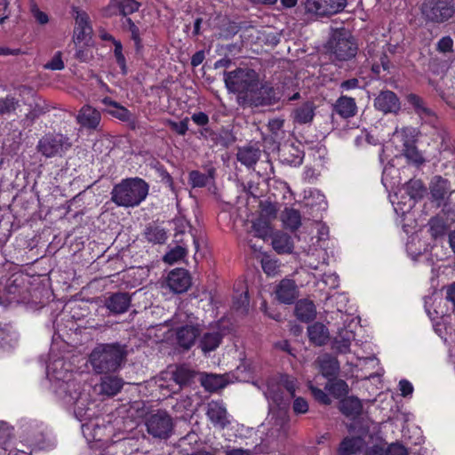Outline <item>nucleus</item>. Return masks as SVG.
Here are the masks:
<instances>
[{
    "instance_id": "obj_1",
    "label": "nucleus",
    "mask_w": 455,
    "mask_h": 455,
    "mask_svg": "<svg viewBox=\"0 0 455 455\" xmlns=\"http://www.w3.org/2000/svg\"><path fill=\"white\" fill-rule=\"evenodd\" d=\"M126 356L125 347L119 343L100 344L90 355V363L98 374L116 371Z\"/></svg>"
},
{
    "instance_id": "obj_2",
    "label": "nucleus",
    "mask_w": 455,
    "mask_h": 455,
    "mask_svg": "<svg viewBox=\"0 0 455 455\" xmlns=\"http://www.w3.org/2000/svg\"><path fill=\"white\" fill-rule=\"evenodd\" d=\"M149 190L148 184L140 178H130L114 186L111 200L118 206L135 207L143 202Z\"/></svg>"
},
{
    "instance_id": "obj_3",
    "label": "nucleus",
    "mask_w": 455,
    "mask_h": 455,
    "mask_svg": "<svg viewBox=\"0 0 455 455\" xmlns=\"http://www.w3.org/2000/svg\"><path fill=\"white\" fill-rule=\"evenodd\" d=\"M299 383L296 378L283 374L277 380L271 379L267 382L265 396L269 403L280 410L289 407L291 400L295 398Z\"/></svg>"
},
{
    "instance_id": "obj_4",
    "label": "nucleus",
    "mask_w": 455,
    "mask_h": 455,
    "mask_svg": "<svg viewBox=\"0 0 455 455\" xmlns=\"http://www.w3.org/2000/svg\"><path fill=\"white\" fill-rule=\"evenodd\" d=\"M259 80V74L251 68H237L224 74V81L228 90L232 92L243 94L245 100H247L251 92L256 90Z\"/></svg>"
},
{
    "instance_id": "obj_5",
    "label": "nucleus",
    "mask_w": 455,
    "mask_h": 455,
    "mask_svg": "<svg viewBox=\"0 0 455 455\" xmlns=\"http://www.w3.org/2000/svg\"><path fill=\"white\" fill-rule=\"evenodd\" d=\"M195 316L182 309H179L171 319L172 325L183 324L177 328L176 339L180 347L189 349L199 335L198 324L195 323Z\"/></svg>"
},
{
    "instance_id": "obj_6",
    "label": "nucleus",
    "mask_w": 455,
    "mask_h": 455,
    "mask_svg": "<svg viewBox=\"0 0 455 455\" xmlns=\"http://www.w3.org/2000/svg\"><path fill=\"white\" fill-rule=\"evenodd\" d=\"M195 377V371L186 365H179L162 372L157 379V384L159 388L166 389L170 394H173L190 385Z\"/></svg>"
},
{
    "instance_id": "obj_7",
    "label": "nucleus",
    "mask_w": 455,
    "mask_h": 455,
    "mask_svg": "<svg viewBox=\"0 0 455 455\" xmlns=\"http://www.w3.org/2000/svg\"><path fill=\"white\" fill-rule=\"evenodd\" d=\"M420 12L427 22L443 23L455 15L451 0H424Z\"/></svg>"
},
{
    "instance_id": "obj_8",
    "label": "nucleus",
    "mask_w": 455,
    "mask_h": 455,
    "mask_svg": "<svg viewBox=\"0 0 455 455\" xmlns=\"http://www.w3.org/2000/svg\"><path fill=\"white\" fill-rule=\"evenodd\" d=\"M330 44L331 52L338 61L353 59L358 50L355 38L345 29L335 32Z\"/></svg>"
},
{
    "instance_id": "obj_9",
    "label": "nucleus",
    "mask_w": 455,
    "mask_h": 455,
    "mask_svg": "<svg viewBox=\"0 0 455 455\" xmlns=\"http://www.w3.org/2000/svg\"><path fill=\"white\" fill-rule=\"evenodd\" d=\"M290 418L284 412L271 415L266 424L265 440L268 443H283L291 435Z\"/></svg>"
},
{
    "instance_id": "obj_10",
    "label": "nucleus",
    "mask_w": 455,
    "mask_h": 455,
    "mask_svg": "<svg viewBox=\"0 0 455 455\" xmlns=\"http://www.w3.org/2000/svg\"><path fill=\"white\" fill-rule=\"evenodd\" d=\"M148 433L154 438L168 439L173 431L174 422L165 411H157L149 414L145 421Z\"/></svg>"
},
{
    "instance_id": "obj_11",
    "label": "nucleus",
    "mask_w": 455,
    "mask_h": 455,
    "mask_svg": "<svg viewBox=\"0 0 455 455\" xmlns=\"http://www.w3.org/2000/svg\"><path fill=\"white\" fill-rule=\"evenodd\" d=\"M62 389L68 393V396L69 398L67 403L74 404L76 418L80 421L91 419L94 412L90 407L88 395L79 391V385L75 382H67Z\"/></svg>"
},
{
    "instance_id": "obj_12",
    "label": "nucleus",
    "mask_w": 455,
    "mask_h": 455,
    "mask_svg": "<svg viewBox=\"0 0 455 455\" xmlns=\"http://www.w3.org/2000/svg\"><path fill=\"white\" fill-rule=\"evenodd\" d=\"M71 147L68 138L62 134H46L39 140L36 149L47 158L61 156Z\"/></svg>"
},
{
    "instance_id": "obj_13",
    "label": "nucleus",
    "mask_w": 455,
    "mask_h": 455,
    "mask_svg": "<svg viewBox=\"0 0 455 455\" xmlns=\"http://www.w3.org/2000/svg\"><path fill=\"white\" fill-rule=\"evenodd\" d=\"M28 283V277L24 274L15 272L4 283L1 280L0 285H4L3 291L10 296V300L20 302L27 299Z\"/></svg>"
},
{
    "instance_id": "obj_14",
    "label": "nucleus",
    "mask_w": 455,
    "mask_h": 455,
    "mask_svg": "<svg viewBox=\"0 0 455 455\" xmlns=\"http://www.w3.org/2000/svg\"><path fill=\"white\" fill-rule=\"evenodd\" d=\"M347 5V0H307V12L319 16L331 15L341 12Z\"/></svg>"
},
{
    "instance_id": "obj_15",
    "label": "nucleus",
    "mask_w": 455,
    "mask_h": 455,
    "mask_svg": "<svg viewBox=\"0 0 455 455\" xmlns=\"http://www.w3.org/2000/svg\"><path fill=\"white\" fill-rule=\"evenodd\" d=\"M205 415L214 427L226 428L230 424V416L221 401H211L206 405Z\"/></svg>"
},
{
    "instance_id": "obj_16",
    "label": "nucleus",
    "mask_w": 455,
    "mask_h": 455,
    "mask_svg": "<svg viewBox=\"0 0 455 455\" xmlns=\"http://www.w3.org/2000/svg\"><path fill=\"white\" fill-rule=\"evenodd\" d=\"M277 100L278 96L275 89L267 83H260L259 80L258 87L251 92L246 100L249 101L251 105L259 107L272 105Z\"/></svg>"
},
{
    "instance_id": "obj_17",
    "label": "nucleus",
    "mask_w": 455,
    "mask_h": 455,
    "mask_svg": "<svg viewBox=\"0 0 455 455\" xmlns=\"http://www.w3.org/2000/svg\"><path fill=\"white\" fill-rule=\"evenodd\" d=\"M374 107L384 114H396L401 108V104L396 94L392 91H382L374 100Z\"/></svg>"
},
{
    "instance_id": "obj_18",
    "label": "nucleus",
    "mask_w": 455,
    "mask_h": 455,
    "mask_svg": "<svg viewBox=\"0 0 455 455\" xmlns=\"http://www.w3.org/2000/svg\"><path fill=\"white\" fill-rule=\"evenodd\" d=\"M168 287L175 293H182L191 286L189 273L183 268L172 270L167 277Z\"/></svg>"
},
{
    "instance_id": "obj_19",
    "label": "nucleus",
    "mask_w": 455,
    "mask_h": 455,
    "mask_svg": "<svg viewBox=\"0 0 455 455\" xmlns=\"http://www.w3.org/2000/svg\"><path fill=\"white\" fill-rule=\"evenodd\" d=\"M140 6V4L135 0H110L103 12L107 17L117 14L127 16L137 12Z\"/></svg>"
},
{
    "instance_id": "obj_20",
    "label": "nucleus",
    "mask_w": 455,
    "mask_h": 455,
    "mask_svg": "<svg viewBox=\"0 0 455 455\" xmlns=\"http://www.w3.org/2000/svg\"><path fill=\"white\" fill-rule=\"evenodd\" d=\"M132 297L127 292H114L105 299V307L114 315H121L128 311Z\"/></svg>"
},
{
    "instance_id": "obj_21",
    "label": "nucleus",
    "mask_w": 455,
    "mask_h": 455,
    "mask_svg": "<svg viewBox=\"0 0 455 455\" xmlns=\"http://www.w3.org/2000/svg\"><path fill=\"white\" fill-rule=\"evenodd\" d=\"M100 119V113L90 105H84L76 116L77 123L87 129H97Z\"/></svg>"
},
{
    "instance_id": "obj_22",
    "label": "nucleus",
    "mask_w": 455,
    "mask_h": 455,
    "mask_svg": "<svg viewBox=\"0 0 455 455\" xmlns=\"http://www.w3.org/2000/svg\"><path fill=\"white\" fill-rule=\"evenodd\" d=\"M275 294L282 303L291 304L299 296V291L293 280L283 279L276 287Z\"/></svg>"
},
{
    "instance_id": "obj_23",
    "label": "nucleus",
    "mask_w": 455,
    "mask_h": 455,
    "mask_svg": "<svg viewBox=\"0 0 455 455\" xmlns=\"http://www.w3.org/2000/svg\"><path fill=\"white\" fill-rule=\"evenodd\" d=\"M315 105L311 101H307L298 106L291 114L293 123L298 124H310L315 116Z\"/></svg>"
},
{
    "instance_id": "obj_24",
    "label": "nucleus",
    "mask_w": 455,
    "mask_h": 455,
    "mask_svg": "<svg viewBox=\"0 0 455 455\" xmlns=\"http://www.w3.org/2000/svg\"><path fill=\"white\" fill-rule=\"evenodd\" d=\"M354 331L348 329H341L333 338L331 348L339 354H347L350 352L351 342L355 339Z\"/></svg>"
},
{
    "instance_id": "obj_25",
    "label": "nucleus",
    "mask_w": 455,
    "mask_h": 455,
    "mask_svg": "<svg viewBox=\"0 0 455 455\" xmlns=\"http://www.w3.org/2000/svg\"><path fill=\"white\" fill-rule=\"evenodd\" d=\"M222 340V335L218 330L204 332L199 339V347L204 353L214 351L219 347Z\"/></svg>"
},
{
    "instance_id": "obj_26",
    "label": "nucleus",
    "mask_w": 455,
    "mask_h": 455,
    "mask_svg": "<svg viewBox=\"0 0 455 455\" xmlns=\"http://www.w3.org/2000/svg\"><path fill=\"white\" fill-rule=\"evenodd\" d=\"M408 102L413 107L416 113L426 122L433 123L435 120L434 112L426 106L423 100L416 94L407 96Z\"/></svg>"
},
{
    "instance_id": "obj_27",
    "label": "nucleus",
    "mask_w": 455,
    "mask_h": 455,
    "mask_svg": "<svg viewBox=\"0 0 455 455\" xmlns=\"http://www.w3.org/2000/svg\"><path fill=\"white\" fill-rule=\"evenodd\" d=\"M92 32L89 16L86 12H77L76 17L75 39L78 42L85 40Z\"/></svg>"
},
{
    "instance_id": "obj_28",
    "label": "nucleus",
    "mask_w": 455,
    "mask_h": 455,
    "mask_svg": "<svg viewBox=\"0 0 455 455\" xmlns=\"http://www.w3.org/2000/svg\"><path fill=\"white\" fill-rule=\"evenodd\" d=\"M334 109L343 118H349L356 114L357 107L353 98L341 96L334 104Z\"/></svg>"
},
{
    "instance_id": "obj_29",
    "label": "nucleus",
    "mask_w": 455,
    "mask_h": 455,
    "mask_svg": "<svg viewBox=\"0 0 455 455\" xmlns=\"http://www.w3.org/2000/svg\"><path fill=\"white\" fill-rule=\"evenodd\" d=\"M309 340L315 346H323L329 339V331L321 323H315L307 328Z\"/></svg>"
},
{
    "instance_id": "obj_30",
    "label": "nucleus",
    "mask_w": 455,
    "mask_h": 455,
    "mask_svg": "<svg viewBox=\"0 0 455 455\" xmlns=\"http://www.w3.org/2000/svg\"><path fill=\"white\" fill-rule=\"evenodd\" d=\"M124 386L122 379L115 376H107L101 379L100 393L108 396H114L120 392Z\"/></svg>"
},
{
    "instance_id": "obj_31",
    "label": "nucleus",
    "mask_w": 455,
    "mask_h": 455,
    "mask_svg": "<svg viewBox=\"0 0 455 455\" xmlns=\"http://www.w3.org/2000/svg\"><path fill=\"white\" fill-rule=\"evenodd\" d=\"M316 310L314 303L308 299H300L295 306V315L302 322H309L315 317Z\"/></svg>"
},
{
    "instance_id": "obj_32",
    "label": "nucleus",
    "mask_w": 455,
    "mask_h": 455,
    "mask_svg": "<svg viewBox=\"0 0 455 455\" xmlns=\"http://www.w3.org/2000/svg\"><path fill=\"white\" fill-rule=\"evenodd\" d=\"M416 130L412 127L395 128L392 134V141L395 143L399 141L403 145V148L415 143Z\"/></svg>"
},
{
    "instance_id": "obj_33",
    "label": "nucleus",
    "mask_w": 455,
    "mask_h": 455,
    "mask_svg": "<svg viewBox=\"0 0 455 455\" xmlns=\"http://www.w3.org/2000/svg\"><path fill=\"white\" fill-rule=\"evenodd\" d=\"M339 410L347 417L355 418L361 414L363 406L358 398L349 396L340 401Z\"/></svg>"
},
{
    "instance_id": "obj_34",
    "label": "nucleus",
    "mask_w": 455,
    "mask_h": 455,
    "mask_svg": "<svg viewBox=\"0 0 455 455\" xmlns=\"http://www.w3.org/2000/svg\"><path fill=\"white\" fill-rule=\"evenodd\" d=\"M273 249L279 254L291 253L293 249L291 237L284 233H276L272 238Z\"/></svg>"
},
{
    "instance_id": "obj_35",
    "label": "nucleus",
    "mask_w": 455,
    "mask_h": 455,
    "mask_svg": "<svg viewBox=\"0 0 455 455\" xmlns=\"http://www.w3.org/2000/svg\"><path fill=\"white\" fill-rule=\"evenodd\" d=\"M317 363L324 377L334 376L339 371V365L338 360L328 354L319 356Z\"/></svg>"
},
{
    "instance_id": "obj_36",
    "label": "nucleus",
    "mask_w": 455,
    "mask_h": 455,
    "mask_svg": "<svg viewBox=\"0 0 455 455\" xmlns=\"http://www.w3.org/2000/svg\"><path fill=\"white\" fill-rule=\"evenodd\" d=\"M364 445L363 438L357 437H346L341 442L339 448V455H352L360 451Z\"/></svg>"
},
{
    "instance_id": "obj_37",
    "label": "nucleus",
    "mask_w": 455,
    "mask_h": 455,
    "mask_svg": "<svg viewBox=\"0 0 455 455\" xmlns=\"http://www.w3.org/2000/svg\"><path fill=\"white\" fill-rule=\"evenodd\" d=\"M451 189L447 180L441 176L433 178L430 184V191L435 200H443Z\"/></svg>"
},
{
    "instance_id": "obj_38",
    "label": "nucleus",
    "mask_w": 455,
    "mask_h": 455,
    "mask_svg": "<svg viewBox=\"0 0 455 455\" xmlns=\"http://www.w3.org/2000/svg\"><path fill=\"white\" fill-rule=\"evenodd\" d=\"M260 156V151L258 148L252 147H244L238 150L237 159L238 161L248 166H253Z\"/></svg>"
},
{
    "instance_id": "obj_39",
    "label": "nucleus",
    "mask_w": 455,
    "mask_h": 455,
    "mask_svg": "<svg viewBox=\"0 0 455 455\" xmlns=\"http://www.w3.org/2000/svg\"><path fill=\"white\" fill-rule=\"evenodd\" d=\"M200 381L205 390L209 392H215L226 386L224 377L217 374H204Z\"/></svg>"
},
{
    "instance_id": "obj_40",
    "label": "nucleus",
    "mask_w": 455,
    "mask_h": 455,
    "mask_svg": "<svg viewBox=\"0 0 455 455\" xmlns=\"http://www.w3.org/2000/svg\"><path fill=\"white\" fill-rule=\"evenodd\" d=\"M284 226L291 230L298 229L301 225V216L299 211L292 208H286L281 216Z\"/></svg>"
},
{
    "instance_id": "obj_41",
    "label": "nucleus",
    "mask_w": 455,
    "mask_h": 455,
    "mask_svg": "<svg viewBox=\"0 0 455 455\" xmlns=\"http://www.w3.org/2000/svg\"><path fill=\"white\" fill-rule=\"evenodd\" d=\"M145 238L148 242L161 244L165 243L167 239V234L164 228L159 226H148L144 231Z\"/></svg>"
},
{
    "instance_id": "obj_42",
    "label": "nucleus",
    "mask_w": 455,
    "mask_h": 455,
    "mask_svg": "<svg viewBox=\"0 0 455 455\" xmlns=\"http://www.w3.org/2000/svg\"><path fill=\"white\" fill-rule=\"evenodd\" d=\"M251 230L254 232L255 236L266 239L271 233L269 220L259 216L251 221Z\"/></svg>"
},
{
    "instance_id": "obj_43",
    "label": "nucleus",
    "mask_w": 455,
    "mask_h": 455,
    "mask_svg": "<svg viewBox=\"0 0 455 455\" xmlns=\"http://www.w3.org/2000/svg\"><path fill=\"white\" fill-rule=\"evenodd\" d=\"M405 191L413 201L421 198L425 193V188L420 180H410L405 185Z\"/></svg>"
},
{
    "instance_id": "obj_44",
    "label": "nucleus",
    "mask_w": 455,
    "mask_h": 455,
    "mask_svg": "<svg viewBox=\"0 0 455 455\" xmlns=\"http://www.w3.org/2000/svg\"><path fill=\"white\" fill-rule=\"evenodd\" d=\"M20 102L15 97L7 95L0 99V116L9 115L16 110Z\"/></svg>"
},
{
    "instance_id": "obj_45",
    "label": "nucleus",
    "mask_w": 455,
    "mask_h": 455,
    "mask_svg": "<svg viewBox=\"0 0 455 455\" xmlns=\"http://www.w3.org/2000/svg\"><path fill=\"white\" fill-rule=\"evenodd\" d=\"M186 253L187 249L185 246L176 245L164 256V261L170 265H172L180 260L182 258H184Z\"/></svg>"
},
{
    "instance_id": "obj_46",
    "label": "nucleus",
    "mask_w": 455,
    "mask_h": 455,
    "mask_svg": "<svg viewBox=\"0 0 455 455\" xmlns=\"http://www.w3.org/2000/svg\"><path fill=\"white\" fill-rule=\"evenodd\" d=\"M403 152L407 160L416 165H420L425 162L424 156H422L421 152L418 150L415 143L408 146L405 148H403Z\"/></svg>"
},
{
    "instance_id": "obj_47",
    "label": "nucleus",
    "mask_w": 455,
    "mask_h": 455,
    "mask_svg": "<svg viewBox=\"0 0 455 455\" xmlns=\"http://www.w3.org/2000/svg\"><path fill=\"white\" fill-rule=\"evenodd\" d=\"M124 26L131 33V38L134 41L137 50H139L141 47L140 28L131 18L125 19Z\"/></svg>"
},
{
    "instance_id": "obj_48",
    "label": "nucleus",
    "mask_w": 455,
    "mask_h": 455,
    "mask_svg": "<svg viewBox=\"0 0 455 455\" xmlns=\"http://www.w3.org/2000/svg\"><path fill=\"white\" fill-rule=\"evenodd\" d=\"M429 226L431 235L434 237L443 235L445 233L446 225L444 221L439 217L430 219Z\"/></svg>"
},
{
    "instance_id": "obj_49",
    "label": "nucleus",
    "mask_w": 455,
    "mask_h": 455,
    "mask_svg": "<svg viewBox=\"0 0 455 455\" xmlns=\"http://www.w3.org/2000/svg\"><path fill=\"white\" fill-rule=\"evenodd\" d=\"M210 179V175L204 174L198 171H192L189 173V182L194 188L204 187Z\"/></svg>"
},
{
    "instance_id": "obj_50",
    "label": "nucleus",
    "mask_w": 455,
    "mask_h": 455,
    "mask_svg": "<svg viewBox=\"0 0 455 455\" xmlns=\"http://www.w3.org/2000/svg\"><path fill=\"white\" fill-rule=\"evenodd\" d=\"M114 55L116 57V62L120 68L122 69L123 74H126L127 68H126V60L123 53V45L120 41L114 40Z\"/></svg>"
},
{
    "instance_id": "obj_51",
    "label": "nucleus",
    "mask_w": 455,
    "mask_h": 455,
    "mask_svg": "<svg viewBox=\"0 0 455 455\" xmlns=\"http://www.w3.org/2000/svg\"><path fill=\"white\" fill-rule=\"evenodd\" d=\"M261 267L267 275H275L278 272L279 264L277 260L266 256L261 259Z\"/></svg>"
},
{
    "instance_id": "obj_52",
    "label": "nucleus",
    "mask_w": 455,
    "mask_h": 455,
    "mask_svg": "<svg viewBox=\"0 0 455 455\" xmlns=\"http://www.w3.org/2000/svg\"><path fill=\"white\" fill-rule=\"evenodd\" d=\"M29 444L34 447L35 450H44L51 446L47 443L44 438V435L42 431H37L36 435L28 440Z\"/></svg>"
},
{
    "instance_id": "obj_53",
    "label": "nucleus",
    "mask_w": 455,
    "mask_h": 455,
    "mask_svg": "<svg viewBox=\"0 0 455 455\" xmlns=\"http://www.w3.org/2000/svg\"><path fill=\"white\" fill-rule=\"evenodd\" d=\"M30 12L39 25H46L50 20L47 13L41 11L36 3L30 4Z\"/></svg>"
},
{
    "instance_id": "obj_54",
    "label": "nucleus",
    "mask_w": 455,
    "mask_h": 455,
    "mask_svg": "<svg viewBox=\"0 0 455 455\" xmlns=\"http://www.w3.org/2000/svg\"><path fill=\"white\" fill-rule=\"evenodd\" d=\"M12 436V427L5 422H0V446L6 449L9 440Z\"/></svg>"
},
{
    "instance_id": "obj_55",
    "label": "nucleus",
    "mask_w": 455,
    "mask_h": 455,
    "mask_svg": "<svg viewBox=\"0 0 455 455\" xmlns=\"http://www.w3.org/2000/svg\"><path fill=\"white\" fill-rule=\"evenodd\" d=\"M233 307L240 314H246L249 309V298L247 293L244 292L240 294L239 297L234 301Z\"/></svg>"
},
{
    "instance_id": "obj_56",
    "label": "nucleus",
    "mask_w": 455,
    "mask_h": 455,
    "mask_svg": "<svg viewBox=\"0 0 455 455\" xmlns=\"http://www.w3.org/2000/svg\"><path fill=\"white\" fill-rule=\"evenodd\" d=\"M108 113L122 121H128L131 117L130 111L120 104L114 108L108 109Z\"/></svg>"
},
{
    "instance_id": "obj_57",
    "label": "nucleus",
    "mask_w": 455,
    "mask_h": 455,
    "mask_svg": "<svg viewBox=\"0 0 455 455\" xmlns=\"http://www.w3.org/2000/svg\"><path fill=\"white\" fill-rule=\"evenodd\" d=\"M61 52H57L52 59L44 65V68L51 70H62L65 67L61 58Z\"/></svg>"
},
{
    "instance_id": "obj_58",
    "label": "nucleus",
    "mask_w": 455,
    "mask_h": 455,
    "mask_svg": "<svg viewBox=\"0 0 455 455\" xmlns=\"http://www.w3.org/2000/svg\"><path fill=\"white\" fill-rule=\"evenodd\" d=\"M380 63L372 62L371 70L375 75H379L381 70L388 69V58L384 52H380L379 55Z\"/></svg>"
},
{
    "instance_id": "obj_59",
    "label": "nucleus",
    "mask_w": 455,
    "mask_h": 455,
    "mask_svg": "<svg viewBox=\"0 0 455 455\" xmlns=\"http://www.w3.org/2000/svg\"><path fill=\"white\" fill-rule=\"evenodd\" d=\"M292 410L295 414H305L308 411V403L303 397L298 396L293 398Z\"/></svg>"
},
{
    "instance_id": "obj_60",
    "label": "nucleus",
    "mask_w": 455,
    "mask_h": 455,
    "mask_svg": "<svg viewBox=\"0 0 455 455\" xmlns=\"http://www.w3.org/2000/svg\"><path fill=\"white\" fill-rule=\"evenodd\" d=\"M330 390L332 392V394L336 396H342L347 394L348 392V387L347 384L344 380H337L335 381Z\"/></svg>"
},
{
    "instance_id": "obj_61",
    "label": "nucleus",
    "mask_w": 455,
    "mask_h": 455,
    "mask_svg": "<svg viewBox=\"0 0 455 455\" xmlns=\"http://www.w3.org/2000/svg\"><path fill=\"white\" fill-rule=\"evenodd\" d=\"M309 389L311 390V393L316 401L323 404L331 403V399L324 391L312 385H309Z\"/></svg>"
},
{
    "instance_id": "obj_62",
    "label": "nucleus",
    "mask_w": 455,
    "mask_h": 455,
    "mask_svg": "<svg viewBox=\"0 0 455 455\" xmlns=\"http://www.w3.org/2000/svg\"><path fill=\"white\" fill-rule=\"evenodd\" d=\"M188 118H185L184 120H182L181 122L180 123H177V122H173V121H171L169 120L168 121V124L170 125V127L175 131L177 133H179L180 135H185L186 132H188Z\"/></svg>"
},
{
    "instance_id": "obj_63",
    "label": "nucleus",
    "mask_w": 455,
    "mask_h": 455,
    "mask_svg": "<svg viewBox=\"0 0 455 455\" xmlns=\"http://www.w3.org/2000/svg\"><path fill=\"white\" fill-rule=\"evenodd\" d=\"M386 455H408V451L401 443H393L387 447Z\"/></svg>"
},
{
    "instance_id": "obj_64",
    "label": "nucleus",
    "mask_w": 455,
    "mask_h": 455,
    "mask_svg": "<svg viewBox=\"0 0 455 455\" xmlns=\"http://www.w3.org/2000/svg\"><path fill=\"white\" fill-rule=\"evenodd\" d=\"M277 214V209L276 207L272 204H267L263 206L261 209L260 217H265L266 219H268L269 221L276 218Z\"/></svg>"
}]
</instances>
